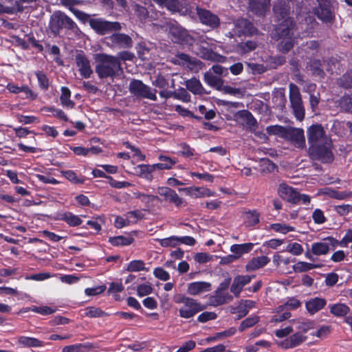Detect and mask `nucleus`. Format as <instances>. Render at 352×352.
<instances>
[{
  "label": "nucleus",
  "mask_w": 352,
  "mask_h": 352,
  "mask_svg": "<svg viewBox=\"0 0 352 352\" xmlns=\"http://www.w3.org/2000/svg\"><path fill=\"white\" fill-rule=\"evenodd\" d=\"M173 300L176 304H182L179 309V316L184 319H189L194 317L199 312L206 309V306L202 305L197 300L185 296L182 294H177Z\"/></svg>",
  "instance_id": "f257e3e1"
},
{
  "label": "nucleus",
  "mask_w": 352,
  "mask_h": 352,
  "mask_svg": "<svg viewBox=\"0 0 352 352\" xmlns=\"http://www.w3.org/2000/svg\"><path fill=\"white\" fill-rule=\"evenodd\" d=\"M94 59L97 63L96 72L100 78L113 76L120 68L119 60L113 56L97 54Z\"/></svg>",
  "instance_id": "f03ea898"
},
{
  "label": "nucleus",
  "mask_w": 352,
  "mask_h": 352,
  "mask_svg": "<svg viewBox=\"0 0 352 352\" xmlns=\"http://www.w3.org/2000/svg\"><path fill=\"white\" fill-rule=\"evenodd\" d=\"M308 141L312 148L318 150H327L330 147V140L324 135L320 125H313L307 131Z\"/></svg>",
  "instance_id": "7ed1b4c3"
},
{
  "label": "nucleus",
  "mask_w": 352,
  "mask_h": 352,
  "mask_svg": "<svg viewBox=\"0 0 352 352\" xmlns=\"http://www.w3.org/2000/svg\"><path fill=\"white\" fill-rule=\"evenodd\" d=\"M226 28L228 30H231V32H229L230 36L231 37L234 35H251L255 32V29L253 25L243 19L226 23Z\"/></svg>",
  "instance_id": "20e7f679"
},
{
  "label": "nucleus",
  "mask_w": 352,
  "mask_h": 352,
  "mask_svg": "<svg viewBox=\"0 0 352 352\" xmlns=\"http://www.w3.org/2000/svg\"><path fill=\"white\" fill-rule=\"evenodd\" d=\"M129 90L136 96L145 98L151 100H155L157 96L151 89L143 84L142 81L134 80L130 82Z\"/></svg>",
  "instance_id": "39448f33"
},
{
  "label": "nucleus",
  "mask_w": 352,
  "mask_h": 352,
  "mask_svg": "<svg viewBox=\"0 0 352 352\" xmlns=\"http://www.w3.org/2000/svg\"><path fill=\"white\" fill-rule=\"evenodd\" d=\"M90 25L96 32L105 34L113 30H120L121 26L118 22H108L102 19H92Z\"/></svg>",
  "instance_id": "423d86ee"
},
{
  "label": "nucleus",
  "mask_w": 352,
  "mask_h": 352,
  "mask_svg": "<svg viewBox=\"0 0 352 352\" xmlns=\"http://www.w3.org/2000/svg\"><path fill=\"white\" fill-rule=\"evenodd\" d=\"M166 6L170 12H179L183 15L188 14L193 16L195 14L192 8H190L188 3L184 0H169Z\"/></svg>",
  "instance_id": "0eeeda50"
},
{
  "label": "nucleus",
  "mask_w": 352,
  "mask_h": 352,
  "mask_svg": "<svg viewBox=\"0 0 352 352\" xmlns=\"http://www.w3.org/2000/svg\"><path fill=\"white\" fill-rule=\"evenodd\" d=\"M255 275H237L236 276L232 281L230 286V292L236 298L240 296V294L243 287L249 284L252 279L255 278Z\"/></svg>",
  "instance_id": "6e6552de"
},
{
  "label": "nucleus",
  "mask_w": 352,
  "mask_h": 352,
  "mask_svg": "<svg viewBox=\"0 0 352 352\" xmlns=\"http://www.w3.org/2000/svg\"><path fill=\"white\" fill-rule=\"evenodd\" d=\"M319 7L316 10V14L323 21L329 22L333 18L330 0H317Z\"/></svg>",
  "instance_id": "1a4fd4ad"
},
{
  "label": "nucleus",
  "mask_w": 352,
  "mask_h": 352,
  "mask_svg": "<svg viewBox=\"0 0 352 352\" xmlns=\"http://www.w3.org/2000/svg\"><path fill=\"white\" fill-rule=\"evenodd\" d=\"M201 22L212 28L217 27L219 23V18L210 12L199 8H195Z\"/></svg>",
  "instance_id": "9d476101"
},
{
  "label": "nucleus",
  "mask_w": 352,
  "mask_h": 352,
  "mask_svg": "<svg viewBox=\"0 0 352 352\" xmlns=\"http://www.w3.org/2000/svg\"><path fill=\"white\" fill-rule=\"evenodd\" d=\"M285 138L290 140L296 147L302 148L305 144L304 132L300 129H288Z\"/></svg>",
  "instance_id": "9b49d317"
},
{
  "label": "nucleus",
  "mask_w": 352,
  "mask_h": 352,
  "mask_svg": "<svg viewBox=\"0 0 352 352\" xmlns=\"http://www.w3.org/2000/svg\"><path fill=\"white\" fill-rule=\"evenodd\" d=\"M166 30H168V32L173 36V39L175 42L188 41L186 38L187 36L186 30L175 23H168L166 27Z\"/></svg>",
  "instance_id": "f8f14e48"
},
{
  "label": "nucleus",
  "mask_w": 352,
  "mask_h": 352,
  "mask_svg": "<svg viewBox=\"0 0 352 352\" xmlns=\"http://www.w3.org/2000/svg\"><path fill=\"white\" fill-rule=\"evenodd\" d=\"M327 305L324 298L314 297L305 302V308L309 314L314 315L322 310Z\"/></svg>",
  "instance_id": "ddd939ff"
},
{
  "label": "nucleus",
  "mask_w": 352,
  "mask_h": 352,
  "mask_svg": "<svg viewBox=\"0 0 352 352\" xmlns=\"http://www.w3.org/2000/svg\"><path fill=\"white\" fill-rule=\"evenodd\" d=\"M280 196L290 202H297L298 192L285 183H281L278 188Z\"/></svg>",
  "instance_id": "4468645a"
},
{
  "label": "nucleus",
  "mask_w": 352,
  "mask_h": 352,
  "mask_svg": "<svg viewBox=\"0 0 352 352\" xmlns=\"http://www.w3.org/2000/svg\"><path fill=\"white\" fill-rule=\"evenodd\" d=\"M210 289L211 284L210 283L197 281L188 284L187 293L191 296H197L204 292H209Z\"/></svg>",
  "instance_id": "2eb2a0df"
},
{
  "label": "nucleus",
  "mask_w": 352,
  "mask_h": 352,
  "mask_svg": "<svg viewBox=\"0 0 352 352\" xmlns=\"http://www.w3.org/2000/svg\"><path fill=\"white\" fill-rule=\"evenodd\" d=\"M199 54L202 58L215 62L223 63L226 60L224 56L213 52V47L212 45H210L209 47L208 45H205V44L201 45Z\"/></svg>",
  "instance_id": "dca6fc26"
},
{
  "label": "nucleus",
  "mask_w": 352,
  "mask_h": 352,
  "mask_svg": "<svg viewBox=\"0 0 352 352\" xmlns=\"http://www.w3.org/2000/svg\"><path fill=\"white\" fill-rule=\"evenodd\" d=\"M233 300V296L228 292L215 291L214 295L210 297V302L212 305L217 307L223 305Z\"/></svg>",
  "instance_id": "f3484780"
},
{
  "label": "nucleus",
  "mask_w": 352,
  "mask_h": 352,
  "mask_svg": "<svg viewBox=\"0 0 352 352\" xmlns=\"http://www.w3.org/2000/svg\"><path fill=\"white\" fill-rule=\"evenodd\" d=\"M270 261V258L266 256L254 257L251 259L245 265V270L248 272L255 271L263 267Z\"/></svg>",
  "instance_id": "a211bd4d"
},
{
  "label": "nucleus",
  "mask_w": 352,
  "mask_h": 352,
  "mask_svg": "<svg viewBox=\"0 0 352 352\" xmlns=\"http://www.w3.org/2000/svg\"><path fill=\"white\" fill-rule=\"evenodd\" d=\"M76 64L79 67L80 74L84 78L90 77L92 74V69L90 67L89 62L82 54H79L76 56Z\"/></svg>",
  "instance_id": "6ab92c4d"
},
{
  "label": "nucleus",
  "mask_w": 352,
  "mask_h": 352,
  "mask_svg": "<svg viewBox=\"0 0 352 352\" xmlns=\"http://www.w3.org/2000/svg\"><path fill=\"white\" fill-rule=\"evenodd\" d=\"M306 338L307 337L300 332L295 333L284 340L283 342V347L285 349L294 348L305 341Z\"/></svg>",
  "instance_id": "aec40b11"
},
{
  "label": "nucleus",
  "mask_w": 352,
  "mask_h": 352,
  "mask_svg": "<svg viewBox=\"0 0 352 352\" xmlns=\"http://www.w3.org/2000/svg\"><path fill=\"white\" fill-rule=\"evenodd\" d=\"M329 250L327 243H313L311 252L307 251L305 256L309 260L314 261V255L319 256L326 254Z\"/></svg>",
  "instance_id": "412c9836"
},
{
  "label": "nucleus",
  "mask_w": 352,
  "mask_h": 352,
  "mask_svg": "<svg viewBox=\"0 0 352 352\" xmlns=\"http://www.w3.org/2000/svg\"><path fill=\"white\" fill-rule=\"evenodd\" d=\"M17 343L22 347H42L45 345L44 342L38 338L28 336H20L18 338Z\"/></svg>",
  "instance_id": "4be33fe9"
},
{
  "label": "nucleus",
  "mask_w": 352,
  "mask_h": 352,
  "mask_svg": "<svg viewBox=\"0 0 352 352\" xmlns=\"http://www.w3.org/2000/svg\"><path fill=\"white\" fill-rule=\"evenodd\" d=\"M157 192L161 196L164 197L165 199L175 204L177 206L182 203V199L177 193L168 187H160Z\"/></svg>",
  "instance_id": "5701e85b"
},
{
  "label": "nucleus",
  "mask_w": 352,
  "mask_h": 352,
  "mask_svg": "<svg viewBox=\"0 0 352 352\" xmlns=\"http://www.w3.org/2000/svg\"><path fill=\"white\" fill-rule=\"evenodd\" d=\"M69 19L64 14L57 12L53 14L50 20V28L54 32H56L61 27L65 21H69Z\"/></svg>",
  "instance_id": "b1692460"
},
{
  "label": "nucleus",
  "mask_w": 352,
  "mask_h": 352,
  "mask_svg": "<svg viewBox=\"0 0 352 352\" xmlns=\"http://www.w3.org/2000/svg\"><path fill=\"white\" fill-rule=\"evenodd\" d=\"M329 311L337 317H344L350 312V308L344 303H336L329 305Z\"/></svg>",
  "instance_id": "393cba45"
},
{
  "label": "nucleus",
  "mask_w": 352,
  "mask_h": 352,
  "mask_svg": "<svg viewBox=\"0 0 352 352\" xmlns=\"http://www.w3.org/2000/svg\"><path fill=\"white\" fill-rule=\"evenodd\" d=\"M155 170L154 164H140L134 168V174L138 177L151 179V173Z\"/></svg>",
  "instance_id": "a878e982"
},
{
  "label": "nucleus",
  "mask_w": 352,
  "mask_h": 352,
  "mask_svg": "<svg viewBox=\"0 0 352 352\" xmlns=\"http://www.w3.org/2000/svg\"><path fill=\"white\" fill-rule=\"evenodd\" d=\"M269 4V0H250L251 9L260 15L265 14L268 9Z\"/></svg>",
  "instance_id": "bb28decb"
},
{
  "label": "nucleus",
  "mask_w": 352,
  "mask_h": 352,
  "mask_svg": "<svg viewBox=\"0 0 352 352\" xmlns=\"http://www.w3.org/2000/svg\"><path fill=\"white\" fill-rule=\"evenodd\" d=\"M259 213L256 210H249L243 214V223L247 227L254 226L259 222Z\"/></svg>",
  "instance_id": "cd10ccee"
},
{
  "label": "nucleus",
  "mask_w": 352,
  "mask_h": 352,
  "mask_svg": "<svg viewBox=\"0 0 352 352\" xmlns=\"http://www.w3.org/2000/svg\"><path fill=\"white\" fill-rule=\"evenodd\" d=\"M159 163L154 164L156 169L168 170L170 169L176 163V160L166 155H160L159 157Z\"/></svg>",
  "instance_id": "c85d7f7f"
},
{
  "label": "nucleus",
  "mask_w": 352,
  "mask_h": 352,
  "mask_svg": "<svg viewBox=\"0 0 352 352\" xmlns=\"http://www.w3.org/2000/svg\"><path fill=\"white\" fill-rule=\"evenodd\" d=\"M254 243H235L231 246L230 250L239 258L242 254L252 250Z\"/></svg>",
  "instance_id": "c756f323"
},
{
  "label": "nucleus",
  "mask_w": 352,
  "mask_h": 352,
  "mask_svg": "<svg viewBox=\"0 0 352 352\" xmlns=\"http://www.w3.org/2000/svg\"><path fill=\"white\" fill-rule=\"evenodd\" d=\"M6 88L10 92L14 94L23 92L25 95V98H27L34 99L36 97V96L30 89H28V87H19L13 83H8L6 86Z\"/></svg>",
  "instance_id": "7c9ffc66"
},
{
  "label": "nucleus",
  "mask_w": 352,
  "mask_h": 352,
  "mask_svg": "<svg viewBox=\"0 0 352 352\" xmlns=\"http://www.w3.org/2000/svg\"><path fill=\"white\" fill-rule=\"evenodd\" d=\"M110 39L113 44L121 47H126L131 45V39L126 34H113Z\"/></svg>",
  "instance_id": "2f4dec72"
},
{
  "label": "nucleus",
  "mask_w": 352,
  "mask_h": 352,
  "mask_svg": "<svg viewBox=\"0 0 352 352\" xmlns=\"http://www.w3.org/2000/svg\"><path fill=\"white\" fill-rule=\"evenodd\" d=\"M70 90L66 87H63L60 100L63 107L66 109H72L74 107V102L70 100Z\"/></svg>",
  "instance_id": "473e14b6"
},
{
  "label": "nucleus",
  "mask_w": 352,
  "mask_h": 352,
  "mask_svg": "<svg viewBox=\"0 0 352 352\" xmlns=\"http://www.w3.org/2000/svg\"><path fill=\"white\" fill-rule=\"evenodd\" d=\"M107 314L99 307H87L84 309V317L88 318H100L107 316Z\"/></svg>",
  "instance_id": "72a5a7b5"
},
{
  "label": "nucleus",
  "mask_w": 352,
  "mask_h": 352,
  "mask_svg": "<svg viewBox=\"0 0 352 352\" xmlns=\"http://www.w3.org/2000/svg\"><path fill=\"white\" fill-rule=\"evenodd\" d=\"M172 62L176 65H180L183 67L192 69V65L193 63L186 54H178L175 58H173Z\"/></svg>",
  "instance_id": "f704fd0d"
},
{
  "label": "nucleus",
  "mask_w": 352,
  "mask_h": 352,
  "mask_svg": "<svg viewBox=\"0 0 352 352\" xmlns=\"http://www.w3.org/2000/svg\"><path fill=\"white\" fill-rule=\"evenodd\" d=\"M260 321V318L258 316H250L245 320H243L239 327V332L244 331L246 329L251 328L256 324Z\"/></svg>",
  "instance_id": "c9c22d12"
},
{
  "label": "nucleus",
  "mask_w": 352,
  "mask_h": 352,
  "mask_svg": "<svg viewBox=\"0 0 352 352\" xmlns=\"http://www.w3.org/2000/svg\"><path fill=\"white\" fill-rule=\"evenodd\" d=\"M186 85L188 89L195 94H201L203 93L204 89L202 85L199 80L196 78L187 80Z\"/></svg>",
  "instance_id": "e433bc0d"
},
{
  "label": "nucleus",
  "mask_w": 352,
  "mask_h": 352,
  "mask_svg": "<svg viewBox=\"0 0 352 352\" xmlns=\"http://www.w3.org/2000/svg\"><path fill=\"white\" fill-rule=\"evenodd\" d=\"M61 219L70 226H77L82 222L80 217L70 212L63 214Z\"/></svg>",
  "instance_id": "4c0bfd02"
},
{
  "label": "nucleus",
  "mask_w": 352,
  "mask_h": 352,
  "mask_svg": "<svg viewBox=\"0 0 352 352\" xmlns=\"http://www.w3.org/2000/svg\"><path fill=\"white\" fill-rule=\"evenodd\" d=\"M281 30L282 33L280 37L283 38V40L280 43V48L281 50L287 52L293 46V43L290 40L287 41V38H284L285 36L289 35L290 30L287 29L285 30L283 28H282ZM289 39H290V38H289Z\"/></svg>",
  "instance_id": "58836bf2"
},
{
  "label": "nucleus",
  "mask_w": 352,
  "mask_h": 352,
  "mask_svg": "<svg viewBox=\"0 0 352 352\" xmlns=\"http://www.w3.org/2000/svg\"><path fill=\"white\" fill-rule=\"evenodd\" d=\"M289 96L292 105L302 103L300 94L298 87L291 84L289 86Z\"/></svg>",
  "instance_id": "ea45409f"
},
{
  "label": "nucleus",
  "mask_w": 352,
  "mask_h": 352,
  "mask_svg": "<svg viewBox=\"0 0 352 352\" xmlns=\"http://www.w3.org/2000/svg\"><path fill=\"white\" fill-rule=\"evenodd\" d=\"M214 192L205 187L194 186L192 198H202L214 196Z\"/></svg>",
  "instance_id": "a19ab883"
},
{
  "label": "nucleus",
  "mask_w": 352,
  "mask_h": 352,
  "mask_svg": "<svg viewBox=\"0 0 352 352\" xmlns=\"http://www.w3.org/2000/svg\"><path fill=\"white\" fill-rule=\"evenodd\" d=\"M315 326L316 322L314 320H303L298 322L297 329L300 333H307L308 331L314 329Z\"/></svg>",
  "instance_id": "79ce46f5"
},
{
  "label": "nucleus",
  "mask_w": 352,
  "mask_h": 352,
  "mask_svg": "<svg viewBox=\"0 0 352 352\" xmlns=\"http://www.w3.org/2000/svg\"><path fill=\"white\" fill-rule=\"evenodd\" d=\"M316 267L317 265L315 264L300 261L294 265V270L296 272H303L313 270Z\"/></svg>",
  "instance_id": "37998d69"
},
{
  "label": "nucleus",
  "mask_w": 352,
  "mask_h": 352,
  "mask_svg": "<svg viewBox=\"0 0 352 352\" xmlns=\"http://www.w3.org/2000/svg\"><path fill=\"white\" fill-rule=\"evenodd\" d=\"M145 268V263L141 260L131 261L127 266L126 270L128 272H140L144 270Z\"/></svg>",
  "instance_id": "c03bdc74"
},
{
  "label": "nucleus",
  "mask_w": 352,
  "mask_h": 352,
  "mask_svg": "<svg viewBox=\"0 0 352 352\" xmlns=\"http://www.w3.org/2000/svg\"><path fill=\"white\" fill-rule=\"evenodd\" d=\"M287 129L280 126H270L267 128V131L270 134L278 135L286 138Z\"/></svg>",
  "instance_id": "a18cd8bd"
},
{
  "label": "nucleus",
  "mask_w": 352,
  "mask_h": 352,
  "mask_svg": "<svg viewBox=\"0 0 352 352\" xmlns=\"http://www.w3.org/2000/svg\"><path fill=\"white\" fill-rule=\"evenodd\" d=\"M204 80L206 83L212 87H218L221 85L220 78L213 76L211 72H207L205 74Z\"/></svg>",
  "instance_id": "49530a36"
},
{
  "label": "nucleus",
  "mask_w": 352,
  "mask_h": 352,
  "mask_svg": "<svg viewBox=\"0 0 352 352\" xmlns=\"http://www.w3.org/2000/svg\"><path fill=\"white\" fill-rule=\"evenodd\" d=\"M126 216L127 218L126 221H128V223L129 225L131 223H135L138 220L141 219L143 217L144 214L142 211L135 210V211H132V212H129L126 213Z\"/></svg>",
  "instance_id": "de8ad7c7"
},
{
  "label": "nucleus",
  "mask_w": 352,
  "mask_h": 352,
  "mask_svg": "<svg viewBox=\"0 0 352 352\" xmlns=\"http://www.w3.org/2000/svg\"><path fill=\"white\" fill-rule=\"evenodd\" d=\"M154 276L163 281H166L170 279L169 273L161 267H155L153 270Z\"/></svg>",
  "instance_id": "09e8293b"
},
{
  "label": "nucleus",
  "mask_w": 352,
  "mask_h": 352,
  "mask_svg": "<svg viewBox=\"0 0 352 352\" xmlns=\"http://www.w3.org/2000/svg\"><path fill=\"white\" fill-rule=\"evenodd\" d=\"M217 317V315L215 312L204 311L199 315L197 317V321L201 323H204L210 320H215Z\"/></svg>",
  "instance_id": "8fccbe9b"
},
{
  "label": "nucleus",
  "mask_w": 352,
  "mask_h": 352,
  "mask_svg": "<svg viewBox=\"0 0 352 352\" xmlns=\"http://www.w3.org/2000/svg\"><path fill=\"white\" fill-rule=\"evenodd\" d=\"M213 257V255H210L206 252H199L195 255L194 259L199 263H206L210 261H212Z\"/></svg>",
  "instance_id": "3c124183"
},
{
  "label": "nucleus",
  "mask_w": 352,
  "mask_h": 352,
  "mask_svg": "<svg viewBox=\"0 0 352 352\" xmlns=\"http://www.w3.org/2000/svg\"><path fill=\"white\" fill-rule=\"evenodd\" d=\"M107 289L106 285H100L95 287H87L85 289L87 296H91L103 293Z\"/></svg>",
  "instance_id": "603ef678"
},
{
  "label": "nucleus",
  "mask_w": 352,
  "mask_h": 352,
  "mask_svg": "<svg viewBox=\"0 0 352 352\" xmlns=\"http://www.w3.org/2000/svg\"><path fill=\"white\" fill-rule=\"evenodd\" d=\"M271 229L276 232L283 234H287V232L293 230L292 227L282 223L272 224L271 225Z\"/></svg>",
  "instance_id": "864d4df0"
},
{
  "label": "nucleus",
  "mask_w": 352,
  "mask_h": 352,
  "mask_svg": "<svg viewBox=\"0 0 352 352\" xmlns=\"http://www.w3.org/2000/svg\"><path fill=\"white\" fill-rule=\"evenodd\" d=\"M32 311L43 316L50 315L55 312L56 309L48 306L36 307L34 306Z\"/></svg>",
  "instance_id": "5fc2aeb1"
},
{
  "label": "nucleus",
  "mask_w": 352,
  "mask_h": 352,
  "mask_svg": "<svg viewBox=\"0 0 352 352\" xmlns=\"http://www.w3.org/2000/svg\"><path fill=\"white\" fill-rule=\"evenodd\" d=\"M52 276L50 272H41L25 276L26 280H32L35 281H42L46 280Z\"/></svg>",
  "instance_id": "6e6d98bb"
},
{
  "label": "nucleus",
  "mask_w": 352,
  "mask_h": 352,
  "mask_svg": "<svg viewBox=\"0 0 352 352\" xmlns=\"http://www.w3.org/2000/svg\"><path fill=\"white\" fill-rule=\"evenodd\" d=\"M260 167L263 172H272L276 168L274 164L268 159H262L260 162Z\"/></svg>",
  "instance_id": "4d7b16f0"
},
{
  "label": "nucleus",
  "mask_w": 352,
  "mask_h": 352,
  "mask_svg": "<svg viewBox=\"0 0 352 352\" xmlns=\"http://www.w3.org/2000/svg\"><path fill=\"white\" fill-rule=\"evenodd\" d=\"M64 177L74 184H82L84 180L77 177L76 174L72 170H66L62 172Z\"/></svg>",
  "instance_id": "13d9d810"
},
{
  "label": "nucleus",
  "mask_w": 352,
  "mask_h": 352,
  "mask_svg": "<svg viewBox=\"0 0 352 352\" xmlns=\"http://www.w3.org/2000/svg\"><path fill=\"white\" fill-rule=\"evenodd\" d=\"M285 304L287 311L296 309L301 305L300 301L294 297L289 298Z\"/></svg>",
  "instance_id": "bf43d9fd"
},
{
  "label": "nucleus",
  "mask_w": 352,
  "mask_h": 352,
  "mask_svg": "<svg viewBox=\"0 0 352 352\" xmlns=\"http://www.w3.org/2000/svg\"><path fill=\"white\" fill-rule=\"evenodd\" d=\"M109 184L111 187L118 189L125 188L131 186V184L128 182L116 181L112 177L109 178Z\"/></svg>",
  "instance_id": "052dcab7"
},
{
  "label": "nucleus",
  "mask_w": 352,
  "mask_h": 352,
  "mask_svg": "<svg viewBox=\"0 0 352 352\" xmlns=\"http://www.w3.org/2000/svg\"><path fill=\"white\" fill-rule=\"evenodd\" d=\"M153 288L150 285L142 284L138 287L137 292L140 296H144L152 293Z\"/></svg>",
  "instance_id": "680f3d73"
},
{
  "label": "nucleus",
  "mask_w": 352,
  "mask_h": 352,
  "mask_svg": "<svg viewBox=\"0 0 352 352\" xmlns=\"http://www.w3.org/2000/svg\"><path fill=\"white\" fill-rule=\"evenodd\" d=\"M331 333V327L330 326H322L319 329H318L313 336H315L318 338H326Z\"/></svg>",
  "instance_id": "e2e57ef3"
},
{
  "label": "nucleus",
  "mask_w": 352,
  "mask_h": 352,
  "mask_svg": "<svg viewBox=\"0 0 352 352\" xmlns=\"http://www.w3.org/2000/svg\"><path fill=\"white\" fill-rule=\"evenodd\" d=\"M287 250L294 255H299L303 251L300 243H288Z\"/></svg>",
  "instance_id": "0e129e2a"
},
{
  "label": "nucleus",
  "mask_w": 352,
  "mask_h": 352,
  "mask_svg": "<svg viewBox=\"0 0 352 352\" xmlns=\"http://www.w3.org/2000/svg\"><path fill=\"white\" fill-rule=\"evenodd\" d=\"M124 287L122 283H116L112 282L109 285V287L108 289V293L109 294H115V293H119L124 291Z\"/></svg>",
  "instance_id": "69168bd1"
},
{
  "label": "nucleus",
  "mask_w": 352,
  "mask_h": 352,
  "mask_svg": "<svg viewBox=\"0 0 352 352\" xmlns=\"http://www.w3.org/2000/svg\"><path fill=\"white\" fill-rule=\"evenodd\" d=\"M196 346V343L193 340H188L181 346L176 352H189Z\"/></svg>",
  "instance_id": "338daca9"
},
{
  "label": "nucleus",
  "mask_w": 352,
  "mask_h": 352,
  "mask_svg": "<svg viewBox=\"0 0 352 352\" xmlns=\"http://www.w3.org/2000/svg\"><path fill=\"white\" fill-rule=\"evenodd\" d=\"M82 344H76L65 346L63 348L62 352H80L81 348L83 347Z\"/></svg>",
  "instance_id": "774afa93"
}]
</instances>
